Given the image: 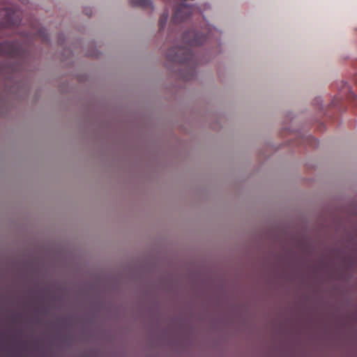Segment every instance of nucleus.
Wrapping results in <instances>:
<instances>
[{
  "instance_id": "obj_1",
  "label": "nucleus",
  "mask_w": 357,
  "mask_h": 357,
  "mask_svg": "<svg viewBox=\"0 0 357 357\" xmlns=\"http://www.w3.org/2000/svg\"><path fill=\"white\" fill-rule=\"evenodd\" d=\"M209 40V33L203 35L195 30H189L183 34L180 46L170 48L167 56L172 62L190 64L195 58L191 48L201 45Z\"/></svg>"
},
{
  "instance_id": "obj_2",
  "label": "nucleus",
  "mask_w": 357,
  "mask_h": 357,
  "mask_svg": "<svg viewBox=\"0 0 357 357\" xmlns=\"http://www.w3.org/2000/svg\"><path fill=\"white\" fill-rule=\"evenodd\" d=\"M20 49L16 42L5 41L0 43V55L10 58L19 56Z\"/></svg>"
},
{
  "instance_id": "obj_3",
  "label": "nucleus",
  "mask_w": 357,
  "mask_h": 357,
  "mask_svg": "<svg viewBox=\"0 0 357 357\" xmlns=\"http://www.w3.org/2000/svg\"><path fill=\"white\" fill-rule=\"evenodd\" d=\"M190 8L188 6H180L179 11L176 13V17L180 18V20H183L185 16H187L190 14L189 10Z\"/></svg>"
},
{
  "instance_id": "obj_4",
  "label": "nucleus",
  "mask_w": 357,
  "mask_h": 357,
  "mask_svg": "<svg viewBox=\"0 0 357 357\" xmlns=\"http://www.w3.org/2000/svg\"><path fill=\"white\" fill-rule=\"evenodd\" d=\"M13 12L10 10L5 9L0 10V21L10 20L13 19Z\"/></svg>"
}]
</instances>
